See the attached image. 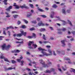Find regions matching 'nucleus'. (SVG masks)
Instances as JSON below:
<instances>
[{
	"label": "nucleus",
	"instance_id": "obj_34",
	"mask_svg": "<svg viewBox=\"0 0 75 75\" xmlns=\"http://www.w3.org/2000/svg\"><path fill=\"white\" fill-rule=\"evenodd\" d=\"M43 40H46V38H45V35H43Z\"/></svg>",
	"mask_w": 75,
	"mask_h": 75
},
{
	"label": "nucleus",
	"instance_id": "obj_60",
	"mask_svg": "<svg viewBox=\"0 0 75 75\" xmlns=\"http://www.w3.org/2000/svg\"><path fill=\"white\" fill-rule=\"evenodd\" d=\"M70 11H71L69 10H67V13H69Z\"/></svg>",
	"mask_w": 75,
	"mask_h": 75
},
{
	"label": "nucleus",
	"instance_id": "obj_31",
	"mask_svg": "<svg viewBox=\"0 0 75 75\" xmlns=\"http://www.w3.org/2000/svg\"><path fill=\"white\" fill-rule=\"evenodd\" d=\"M23 21L25 23H26V24H28V22L25 19H23Z\"/></svg>",
	"mask_w": 75,
	"mask_h": 75
},
{
	"label": "nucleus",
	"instance_id": "obj_37",
	"mask_svg": "<svg viewBox=\"0 0 75 75\" xmlns=\"http://www.w3.org/2000/svg\"><path fill=\"white\" fill-rule=\"evenodd\" d=\"M41 16L43 18H46L47 17V16L44 15H42Z\"/></svg>",
	"mask_w": 75,
	"mask_h": 75
},
{
	"label": "nucleus",
	"instance_id": "obj_45",
	"mask_svg": "<svg viewBox=\"0 0 75 75\" xmlns=\"http://www.w3.org/2000/svg\"><path fill=\"white\" fill-rule=\"evenodd\" d=\"M57 54H61V51L57 50Z\"/></svg>",
	"mask_w": 75,
	"mask_h": 75
},
{
	"label": "nucleus",
	"instance_id": "obj_63",
	"mask_svg": "<svg viewBox=\"0 0 75 75\" xmlns=\"http://www.w3.org/2000/svg\"><path fill=\"white\" fill-rule=\"evenodd\" d=\"M10 29H14V28H13V27L11 26H10Z\"/></svg>",
	"mask_w": 75,
	"mask_h": 75
},
{
	"label": "nucleus",
	"instance_id": "obj_40",
	"mask_svg": "<svg viewBox=\"0 0 75 75\" xmlns=\"http://www.w3.org/2000/svg\"><path fill=\"white\" fill-rule=\"evenodd\" d=\"M35 30V29L34 28H31L30 29V31H33V30Z\"/></svg>",
	"mask_w": 75,
	"mask_h": 75
},
{
	"label": "nucleus",
	"instance_id": "obj_28",
	"mask_svg": "<svg viewBox=\"0 0 75 75\" xmlns=\"http://www.w3.org/2000/svg\"><path fill=\"white\" fill-rule=\"evenodd\" d=\"M14 6L15 7H16V8H20V6H19L18 5H14Z\"/></svg>",
	"mask_w": 75,
	"mask_h": 75
},
{
	"label": "nucleus",
	"instance_id": "obj_4",
	"mask_svg": "<svg viewBox=\"0 0 75 75\" xmlns=\"http://www.w3.org/2000/svg\"><path fill=\"white\" fill-rule=\"evenodd\" d=\"M62 11L63 14H64L65 15L66 14V9L65 8L62 9Z\"/></svg>",
	"mask_w": 75,
	"mask_h": 75
},
{
	"label": "nucleus",
	"instance_id": "obj_24",
	"mask_svg": "<svg viewBox=\"0 0 75 75\" xmlns=\"http://www.w3.org/2000/svg\"><path fill=\"white\" fill-rule=\"evenodd\" d=\"M20 62L21 63V66H23V65H24L23 64L24 63V61H21Z\"/></svg>",
	"mask_w": 75,
	"mask_h": 75
},
{
	"label": "nucleus",
	"instance_id": "obj_50",
	"mask_svg": "<svg viewBox=\"0 0 75 75\" xmlns=\"http://www.w3.org/2000/svg\"><path fill=\"white\" fill-rule=\"evenodd\" d=\"M21 23V22H20V21H18V25H19Z\"/></svg>",
	"mask_w": 75,
	"mask_h": 75
},
{
	"label": "nucleus",
	"instance_id": "obj_11",
	"mask_svg": "<svg viewBox=\"0 0 75 75\" xmlns=\"http://www.w3.org/2000/svg\"><path fill=\"white\" fill-rule=\"evenodd\" d=\"M10 9H12V6H10L8 8L6 9V10L7 11H10Z\"/></svg>",
	"mask_w": 75,
	"mask_h": 75
},
{
	"label": "nucleus",
	"instance_id": "obj_12",
	"mask_svg": "<svg viewBox=\"0 0 75 75\" xmlns=\"http://www.w3.org/2000/svg\"><path fill=\"white\" fill-rule=\"evenodd\" d=\"M7 1L8 0H3V1L4 2L5 5H7Z\"/></svg>",
	"mask_w": 75,
	"mask_h": 75
},
{
	"label": "nucleus",
	"instance_id": "obj_56",
	"mask_svg": "<svg viewBox=\"0 0 75 75\" xmlns=\"http://www.w3.org/2000/svg\"><path fill=\"white\" fill-rule=\"evenodd\" d=\"M26 70L27 71H31V70H30V69L28 68H27L26 69Z\"/></svg>",
	"mask_w": 75,
	"mask_h": 75
},
{
	"label": "nucleus",
	"instance_id": "obj_9",
	"mask_svg": "<svg viewBox=\"0 0 75 75\" xmlns=\"http://www.w3.org/2000/svg\"><path fill=\"white\" fill-rule=\"evenodd\" d=\"M38 50L39 51H47V50H45V49H42L41 48V47H39L38 48Z\"/></svg>",
	"mask_w": 75,
	"mask_h": 75
},
{
	"label": "nucleus",
	"instance_id": "obj_47",
	"mask_svg": "<svg viewBox=\"0 0 75 75\" xmlns=\"http://www.w3.org/2000/svg\"><path fill=\"white\" fill-rule=\"evenodd\" d=\"M56 18H57L58 19V20L59 21H61V19H60V18H59V16H56Z\"/></svg>",
	"mask_w": 75,
	"mask_h": 75
},
{
	"label": "nucleus",
	"instance_id": "obj_58",
	"mask_svg": "<svg viewBox=\"0 0 75 75\" xmlns=\"http://www.w3.org/2000/svg\"><path fill=\"white\" fill-rule=\"evenodd\" d=\"M11 52H12V53H16V50H15L13 51H12Z\"/></svg>",
	"mask_w": 75,
	"mask_h": 75
},
{
	"label": "nucleus",
	"instance_id": "obj_22",
	"mask_svg": "<svg viewBox=\"0 0 75 75\" xmlns=\"http://www.w3.org/2000/svg\"><path fill=\"white\" fill-rule=\"evenodd\" d=\"M57 7L58 6H57V5L55 4H54L52 6V7H53V8H57Z\"/></svg>",
	"mask_w": 75,
	"mask_h": 75
},
{
	"label": "nucleus",
	"instance_id": "obj_48",
	"mask_svg": "<svg viewBox=\"0 0 75 75\" xmlns=\"http://www.w3.org/2000/svg\"><path fill=\"white\" fill-rule=\"evenodd\" d=\"M16 51V52H17V53H18V52H20V50H15Z\"/></svg>",
	"mask_w": 75,
	"mask_h": 75
},
{
	"label": "nucleus",
	"instance_id": "obj_32",
	"mask_svg": "<svg viewBox=\"0 0 75 75\" xmlns=\"http://www.w3.org/2000/svg\"><path fill=\"white\" fill-rule=\"evenodd\" d=\"M68 23L70 24V25L71 26H72V23H71V22H70V21L68 20Z\"/></svg>",
	"mask_w": 75,
	"mask_h": 75
},
{
	"label": "nucleus",
	"instance_id": "obj_17",
	"mask_svg": "<svg viewBox=\"0 0 75 75\" xmlns=\"http://www.w3.org/2000/svg\"><path fill=\"white\" fill-rule=\"evenodd\" d=\"M66 28H63L61 29H59V30H60V31H66Z\"/></svg>",
	"mask_w": 75,
	"mask_h": 75
},
{
	"label": "nucleus",
	"instance_id": "obj_20",
	"mask_svg": "<svg viewBox=\"0 0 75 75\" xmlns=\"http://www.w3.org/2000/svg\"><path fill=\"white\" fill-rule=\"evenodd\" d=\"M4 61H6V62H10V61L8 60V59L7 58H4Z\"/></svg>",
	"mask_w": 75,
	"mask_h": 75
},
{
	"label": "nucleus",
	"instance_id": "obj_44",
	"mask_svg": "<svg viewBox=\"0 0 75 75\" xmlns=\"http://www.w3.org/2000/svg\"><path fill=\"white\" fill-rule=\"evenodd\" d=\"M55 71V69H54L53 68H52L50 70V71H51V72H52V71Z\"/></svg>",
	"mask_w": 75,
	"mask_h": 75
},
{
	"label": "nucleus",
	"instance_id": "obj_3",
	"mask_svg": "<svg viewBox=\"0 0 75 75\" xmlns=\"http://www.w3.org/2000/svg\"><path fill=\"white\" fill-rule=\"evenodd\" d=\"M21 8H27V9H28L29 8L28 7L26 6V5L25 4H24L23 6H20Z\"/></svg>",
	"mask_w": 75,
	"mask_h": 75
},
{
	"label": "nucleus",
	"instance_id": "obj_36",
	"mask_svg": "<svg viewBox=\"0 0 75 75\" xmlns=\"http://www.w3.org/2000/svg\"><path fill=\"white\" fill-rule=\"evenodd\" d=\"M21 28H26V26L23 25L21 26Z\"/></svg>",
	"mask_w": 75,
	"mask_h": 75
},
{
	"label": "nucleus",
	"instance_id": "obj_54",
	"mask_svg": "<svg viewBox=\"0 0 75 75\" xmlns=\"http://www.w3.org/2000/svg\"><path fill=\"white\" fill-rule=\"evenodd\" d=\"M17 61L18 62H21V60L19 59H17Z\"/></svg>",
	"mask_w": 75,
	"mask_h": 75
},
{
	"label": "nucleus",
	"instance_id": "obj_61",
	"mask_svg": "<svg viewBox=\"0 0 75 75\" xmlns=\"http://www.w3.org/2000/svg\"><path fill=\"white\" fill-rule=\"evenodd\" d=\"M5 14H6V15H10V14L8 13L7 12H6L5 13Z\"/></svg>",
	"mask_w": 75,
	"mask_h": 75
},
{
	"label": "nucleus",
	"instance_id": "obj_55",
	"mask_svg": "<svg viewBox=\"0 0 75 75\" xmlns=\"http://www.w3.org/2000/svg\"><path fill=\"white\" fill-rule=\"evenodd\" d=\"M53 54L55 56H56V54H55V51H53Z\"/></svg>",
	"mask_w": 75,
	"mask_h": 75
},
{
	"label": "nucleus",
	"instance_id": "obj_53",
	"mask_svg": "<svg viewBox=\"0 0 75 75\" xmlns=\"http://www.w3.org/2000/svg\"><path fill=\"white\" fill-rule=\"evenodd\" d=\"M43 43H44V44H46V43H47L48 42H47V41H43Z\"/></svg>",
	"mask_w": 75,
	"mask_h": 75
},
{
	"label": "nucleus",
	"instance_id": "obj_29",
	"mask_svg": "<svg viewBox=\"0 0 75 75\" xmlns=\"http://www.w3.org/2000/svg\"><path fill=\"white\" fill-rule=\"evenodd\" d=\"M38 10L39 11H41V12H43L44 11L41 8H38Z\"/></svg>",
	"mask_w": 75,
	"mask_h": 75
},
{
	"label": "nucleus",
	"instance_id": "obj_33",
	"mask_svg": "<svg viewBox=\"0 0 75 75\" xmlns=\"http://www.w3.org/2000/svg\"><path fill=\"white\" fill-rule=\"evenodd\" d=\"M4 38V37L3 36H0V40H3V38Z\"/></svg>",
	"mask_w": 75,
	"mask_h": 75
},
{
	"label": "nucleus",
	"instance_id": "obj_27",
	"mask_svg": "<svg viewBox=\"0 0 75 75\" xmlns=\"http://www.w3.org/2000/svg\"><path fill=\"white\" fill-rule=\"evenodd\" d=\"M18 16V15H13V17L14 18H17V17Z\"/></svg>",
	"mask_w": 75,
	"mask_h": 75
},
{
	"label": "nucleus",
	"instance_id": "obj_62",
	"mask_svg": "<svg viewBox=\"0 0 75 75\" xmlns=\"http://www.w3.org/2000/svg\"><path fill=\"white\" fill-rule=\"evenodd\" d=\"M17 12L16 11H12V13H17Z\"/></svg>",
	"mask_w": 75,
	"mask_h": 75
},
{
	"label": "nucleus",
	"instance_id": "obj_46",
	"mask_svg": "<svg viewBox=\"0 0 75 75\" xmlns=\"http://www.w3.org/2000/svg\"><path fill=\"white\" fill-rule=\"evenodd\" d=\"M31 22L32 23H34V24H35L36 23H37V22L36 21H32Z\"/></svg>",
	"mask_w": 75,
	"mask_h": 75
},
{
	"label": "nucleus",
	"instance_id": "obj_13",
	"mask_svg": "<svg viewBox=\"0 0 75 75\" xmlns=\"http://www.w3.org/2000/svg\"><path fill=\"white\" fill-rule=\"evenodd\" d=\"M5 69L6 70H11V69H16V67H14L13 68V67H9L7 69Z\"/></svg>",
	"mask_w": 75,
	"mask_h": 75
},
{
	"label": "nucleus",
	"instance_id": "obj_2",
	"mask_svg": "<svg viewBox=\"0 0 75 75\" xmlns=\"http://www.w3.org/2000/svg\"><path fill=\"white\" fill-rule=\"evenodd\" d=\"M41 53H42V54L44 56L45 55H46V56H49V55H50L49 53H47L45 52L44 51H42L41 52Z\"/></svg>",
	"mask_w": 75,
	"mask_h": 75
},
{
	"label": "nucleus",
	"instance_id": "obj_5",
	"mask_svg": "<svg viewBox=\"0 0 75 75\" xmlns=\"http://www.w3.org/2000/svg\"><path fill=\"white\" fill-rule=\"evenodd\" d=\"M51 14L50 15V17L52 18L54 17V15L55 13L54 12L52 11L51 12Z\"/></svg>",
	"mask_w": 75,
	"mask_h": 75
},
{
	"label": "nucleus",
	"instance_id": "obj_6",
	"mask_svg": "<svg viewBox=\"0 0 75 75\" xmlns=\"http://www.w3.org/2000/svg\"><path fill=\"white\" fill-rule=\"evenodd\" d=\"M21 34H22V35H23L24 36H25L27 35V33L24 32L23 30H22L21 31Z\"/></svg>",
	"mask_w": 75,
	"mask_h": 75
},
{
	"label": "nucleus",
	"instance_id": "obj_8",
	"mask_svg": "<svg viewBox=\"0 0 75 75\" xmlns=\"http://www.w3.org/2000/svg\"><path fill=\"white\" fill-rule=\"evenodd\" d=\"M48 52L49 53V56H50V55H52V50H51L49 49L48 50Z\"/></svg>",
	"mask_w": 75,
	"mask_h": 75
},
{
	"label": "nucleus",
	"instance_id": "obj_64",
	"mask_svg": "<svg viewBox=\"0 0 75 75\" xmlns=\"http://www.w3.org/2000/svg\"><path fill=\"white\" fill-rule=\"evenodd\" d=\"M68 63L69 64H72V62L71 61H68Z\"/></svg>",
	"mask_w": 75,
	"mask_h": 75
},
{
	"label": "nucleus",
	"instance_id": "obj_52",
	"mask_svg": "<svg viewBox=\"0 0 75 75\" xmlns=\"http://www.w3.org/2000/svg\"><path fill=\"white\" fill-rule=\"evenodd\" d=\"M66 60H67V61H69L70 60V58H67L66 59Z\"/></svg>",
	"mask_w": 75,
	"mask_h": 75
},
{
	"label": "nucleus",
	"instance_id": "obj_49",
	"mask_svg": "<svg viewBox=\"0 0 75 75\" xmlns=\"http://www.w3.org/2000/svg\"><path fill=\"white\" fill-rule=\"evenodd\" d=\"M39 57H44V55L43 54H39Z\"/></svg>",
	"mask_w": 75,
	"mask_h": 75
},
{
	"label": "nucleus",
	"instance_id": "obj_30",
	"mask_svg": "<svg viewBox=\"0 0 75 75\" xmlns=\"http://www.w3.org/2000/svg\"><path fill=\"white\" fill-rule=\"evenodd\" d=\"M62 22H63V25H65V24H67V22H65V21H63L62 20Z\"/></svg>",
	"mask_w": 75,
	"mask_h": 75
},
{
	"label": "nucleus",
	"instance_id": "obj_18",
	"mask_svg": "<svg viewBox=\"0 0 75 75\" xmlns=\"http://www.w3.org/2000/svg\"><path fill=\"white\" fill-rule=\"evenodd\" d=\"M45 73H50L51 72V70H47L46 71H45Z\"/></svg>",
	"mask_w": 75,
	"mask_h": 75
},
{
	"label": "nucleus",
	"instance_id": "obj_51",
	"mask_svg": "<svg viewBox=\"0 0 75 75\" xmlns=\"http://www.w3.org/2000/svg\"><path fill=\"white\" fill-rule=\"evenodd\" d=\"M33 36H28L27 38H29V39H30L31 38H33Z\"/></svg>",
	"mask_w": 75,
	"mask_h": 75
},
{
	"label": "nucleus",
	"instance_id": "obj_43",
	"mask_svg": "<svg viewBox=\"0 0 75 75\" xmlns=\"http://www.w3.org/2000/svg\"><path fill=\"white\" fill-rule=\"evenodd\" d=\"M61 53L63 55H65V51H62L61 52Z\"/></svg>",
	"mask_w": 75,
	"mask_h": 75
},
{
	"label": "nucleus",
	"instance_id": "obj_16",
	"mask_svg": "<svg viewBox=\"0 0 75 75\" xmlns=\"http://www.w3.org/2000/svg\"><path fill=\"white\" fill-rule=\"evenodd\" d=\"M6 44H4L3 45H2V48L3 50H4V48H6Z\"/></svg>",
	"mask_w": 75,
	"mask_h": 75
},
{
	"label": "nucleus",
	"instance_id": "obj_42",
	"mask_svg": "<svg viewBox=\"0 0 75 75\" xmlns=\"http://www.w3.org/2000/svg\"><path fill=\"white\" fill-rule=\"evenodd\" d=\"M3 34H4V35H6V30H3Z\"/></svg>",
	"mask_w": 75,
	"mask_h": 75
},
{
	"label": "nucleus",
	"instance_id": "obj_10",
	"mask_svg": "<svg viewBox=\"0 0 75 75\" xmlns=\"http://www.w3.org/2000/svg\"><path fill=\"white\" fill-rule=\"evenodd\" d=\"M70 72H74V73H75V69H74L71 68L70 70Z\"/></svg>",
	"mask_w": 75,
	"mask_h": 75
},
{
	"label": "nucleus",
	"instance_id": "obj_7",
	"mask_svg": "<svg viewBox=\"0 0 75 75\" xmlns=\"http://www.w3.org/2000/svg\"><path fill=\"white\" fill-rule=\"evenodd\" d=\"M61 43L62 44V46L65 47V40H62L61 41Z\"/></svg>",
	"mask_w": 75,
	"mask_h": 75
},
{
	"label": "nucleus",
	"instance_id": "obj_59",
	"mask_svg": "<svg viewBox=\"0 0 75 75\" xmlns=\"http://www.w3.org/2000/svg\"><path fill=\"white\" fill-rule=\"evenodd\" d=\"M62 68L64 71H65V70H66V68H64L63 67H62Z\"/></svg>",
	"mask_w": 75,
	"mask_h": 75
},
{
	"label": "nucleus",
	"instance_id": "obj_38",
	"mask_svg": "<svg viewBox=\"0 0 75 75\" xmlns=\"http://www.w3.org/2000/svg\"><path fill=\"white\" fill-rule=\"evenodd\" d=\"M47 64L48 65H51V62L49 61H48L47 62Z\"/></svg>",
	"mask_w": 75,
	"mask_h": 75
},
{
	"label": "nucleus",
	"instance_id": "obj_21",
	"mask_svg": "<svg viewBox=\"0 0 75 75\" xmlns=\"http://www.w3.org/2000/svg\"><path fill=\"white\" fill-rule=\"evenodd\" d=\"M40 31H45V29L41 28L40 29Z\"/></svg>",
	"mask_w": 75,
	"mask_h": 75
},
{
	"label": "nucleus",
	"instance_id": "obj_57",
	"mask_svg": "<svg viewBox=\"0 0 75 75\" xmlns=\"http://www.w3.org/2000/svg\"><path fill=\"white\" fill-rule=\"evenodd\" d=\"M71 33L73 34V35H74L75 34V31H72L71 32Z\"/></svg>",
	"mask_w": 75,
	"mask_h": 75
},
{
	"label": "nucleus",
	"instance_id": "obj_26",
	"mask_svg": "<svg viewBox=\"0 0 75 75\" xmlns=\"http://www.w3.org/2000/svg\"><path fill=\"white\" fill-rule=\"evenodd\" d=\"M33 46L34 47V48H37V45L35 44H33Z\"/></svg>",
	"mask_w": 75,
	"mask_h": 75
},
{
	"label": "nucleus",
	"instance_id": "obj_25",
	"mask_svg": "<svg viewBox=\"0 0 75 75\" xmlns=\"http://www.w3.org/2000/svg\"><path fill=\"white\" fill-rule=\"evenodd\" d=\"M11 47V46L10 45H8V46H7L6 47V49L7 50V49H9Z\"/></svg>",
	"mask_w": 75,
	"mask_h": 75
},
{
	"label": "nucleus",
	"instance_id": "obj_14",
	"mask_svg": "<svg viewBox=\"0 0 75 75\" xmlns=\"http://www.w3.org/2000/svg\"><path fill=\"white\" fill-rule=\"evenodd\" d=\"M38 25H39V26H43L44 25H45L42 23H38Z\"/></svg>",
	"mask_w": 75,
	"mask_h": 75
},
{
	"label": "nucleus",
	"instance_id": "obj_35",
	"mask_svg": "<svg viewBox=\"0 0 75 75\" xmlns=\"http://www.w3.org/2000/svg\"><path fill=\"white\" fill-rule=\"evenodd\" d=\"M29 5H30V7H31V8H34V6H33V4H29Z\"/></svg>",
	"mask_w": 75,
	"mask_h": 75
},
{
	"label": "nucleus",
	"instance_id": "obj_23",
	"mask_svg": "<svg viewBox=\"0 0 75 75\" xmlns=\"http://www.w3.org/2000/svg\"><path fill=\"white\" fill-rule=\"evenodd\" d=\"M33 42H31V41H30L29 42V43L28 44V45L29 46H31V44H33Z\"/></svg>",
	"mask_w": 75,
	"mask_h": 75
},
{
	"label": "nucleus",
	"instance_id": "obj_15",
	"mask_svg": "<svg viewBox=\"0 0 75 75\" xmlns=\"http://www.w3.org/2000/svg\"><path fill=\"white\" fill-rule=\"evenodd\" d=\"M32 16V14L31 13H30L29 14H28L27 15V17L28 18H30L31 16Z\"/></svg>",
	"mask_w": 75,
	"mask_h": 75
},
{
	"label": "nucleus",
	"instance_id": "obj_41",
	"mask_svg": "<svg viewBox=\"0 0 75 75\" xmlns=\"http://www.w3.org/2000/svg\"><path fill=\"white\" fill-rule=\"evenodd\" d=\"M7 33L8 34L9 37L10 36V35H11V33L9 31H8Z\"/></svg>",
	"mask_w": 75,
	"mask_h": 75
},
{
	"label": "nucleus",
	"instance_id": "obj_1",
	"mask_svg": "<svg viewBox=\"0 0 75 75\" xmlns=\"http://www.w3.org/2000/svg\"><path fill=\"white\" fill-rule=\"evenodd\" d=\"M39 62L41 64H42L43 65V67L44 68H48L49 66L45 64V62L43 61L42 59H41L39 60Z\"/></svg>",
	"mask_w": 75,
	"mask_h": 75
},
{
	"label": "nucleus",
	"instance_id": "obj_19",
	"mask_svg": "<svg viewBox=\"0 0 75 75\" xmlns=\"http://www.w3.org/2000/svg\"><path fill=\"white\" fill-rule=\"evenodd\" d=\"M16 36L17 37H21V36H22V34L21 33H18L16 35Z\"/></svg>",
	"mask_w": 75,
	"mask_h": 75
},
{
	"label": "nucleus",
	"instance_id": "obj_39",
	"mask_svg": "<svg viewBox=\"0 0 75 75\" xmlns=\"http://www.w3.org/2000/svg\"><path fill=\"white\" fill-rule=\"evenodd\" d=\"M11 61L12 64H15V63H16V62L14 60H12Z\"/></svg>",
	"mask_w": 75,
	"mask_h": 75
}]
</instances>
